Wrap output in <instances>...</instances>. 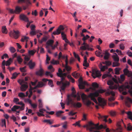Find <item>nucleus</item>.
Returning a JSON list of instances; mask_svg holds the SVG:
<instances>
[{
	"label": "nucleus",
	"instance_id": "f257e3e1",
	"mask_svg": "<svg viewBox=\"0 0 132 132\" xmlns=\"http://www.w3.org/2000/svg\"><path fill=\"white\" fill-rule=\"evenodd\" d=\"M105 92V91L102 89H100L96 90L94 93H91L88 95V97H90L92 100H93L96 104L97 103L96 100L95 98V97H97L99 95V93H102Z\"/></svg>",
	"mask_w": 132,
	"mask_h": 132
},
{
	"label": "nucleus",
	"instance_id": "f03ea898",
	"mask_svg": "<svg viewBox=\"0 0 132 132\" xmlns=\"http://www.w3.org/2000/svg\"><path fill=\"white\" fill-rule=\"evenodd\" d=\"M92 124L91 125V128H89V131L90 132L93 131H99V130L102 128L103 127V126L101 125L99 126L98 123L96 124H95L92 122Z\"/></svg>",
	"mask_w": 132,
	"mask_h": 132
},
{
	"label": "nucleus",
	"instance_id": "7ed1b4c3",
	"mask_svg": "<svg viewBox=\"0 0 132 132\" xmlns=\"http://www.w3.org/2000/svg\"><path fill=\"white\" fill-rule=\"evenodd\" d=\"M63 81L61 80L60 81H57L56 84L57 85H60L61 84L62 85L60 86V88L62 90H64L67 86L69 85V82L67 81H65V82H63Z\"/></svg>",
	"mask_w": 132,
	"mask_h": 132
},
{
	"label": "nucleus",
	"instance_id": "20e7f679",
	"mask_svg": "<svg viewBox=\"0 0 132 132\" xmlns=\"http://www.w3.org/2000/svg\"><path fill=\"white\" fill-rule=\"evenodd\" d=\"M67 73H62V71L61 68H59L58 70V72L57 73V76L61 78V80H64L65 78L67 76Z\"/></svg>",
	"mask_w": 132,
	"mask_h": 132
},
{
	"label": "nucleus",
	"instance_id": "39448f33",
	"mask_svg": "<svg viewBox=\"0 0 132 132\" xmlns=\"http://www.w3.org/2000/svg\"><path fill=\"white\" fill-rule=\"evenodd\" d=\"M89 72L92 73V75L94 79L96 77L99 78L102 75L100 71L96 70L95 69H93L92 71H90Z\"/></svg>",
	"mask_w": 132,
	"mask_h": 132
},
{
	"label": "nucleus",
	"instance_id": "423d86ee",
	"mask_svg": "<svg viewBox=\"0 0 132 132\" xmlns=\"http://www.w3.org/2000/svg\"><path fill=\"white\" fill-rule=\"evenodd\" d=\"M13 32L11 31L9 32V35L10 36L13 37L15 39H16L18 38L19 36V32L18 30L15 31L13 30Z\"/></svg>",
	"mask_w": 132,
	"mask_h": 132
},
{
	"label": "nucleus",
	"instance_id": "0eeeda50",
	"mask_svg": "<svg viewBox=\"0 0 132 132\" xmlns=\"http://www.w3.org/2000/svg\"><path fill=\"white\" fill-rule=\"evenodd\" d=\"M81 96L82 100L84 101L86 105L88 106L91 104V102L87 99V96L84 93L81 94Z\"/></svg>",
	"mask_w": 132,
	"mask_h": 132
},
{
	"label": "nucleus",
	"instance_id": "6e6552de",
	"mask_svg": "<svg viewBox=\"0 0 132 132\" xmlns=\"http://www.w3.org/2000/svg\"><path fill=\"white\" fill-rule=\"evenodd\" d=\"M79 84L78 86L80 89H84L85 88V85L87 84L85 81H84L81 77L79 79Z\"/></svg>",
	"mask_w": 132,
	"mask_h": 132
},
{
	"label": "nucleus",
	"instance_id": "1a4fd4ad",
	"mask_svg": "<svg viewBox=\"0 0 132 132\" xmlns=\"http://www.w3.org/2000/svg\"><path fill=\"white\" fill-rule=\"evenodd\" d=\"M18 82L21 85L20 87L21 90L22 91H25L28 87L27 82H24L23 80L22 81L21 83L19 81Z\"/></svg>",
	"mask_w": 132,
	"mask_h": 132
},
{
	"label": "nucleus",
	"instance_id": "9d476101",
	"mask_svg": "<svg viewBox=\"0 0 132 132\" xmlns=\"http://www.w3.org/2000/svg\"><path fill=\"white\" fill-rule=\"evenodd\" d=\"M20 19L26 22H27L28 23L26 25V27L28 28L30 24V23L29 22V20L28 18L24 14H21L20 15Z\"/></svg>",
	"mask_w": 132,
	"mask_h": 132
},
{
	"label": "nucleus",
	"instance_id": "9b49d317",
	"mask_svg": "<svg viewBox=\"0 0 132 132\" xmlns=\"http://www.w3.org/2000/svg\"><path fill=\"white\" fill-rule=\"evenodd\" d=\"M63 26L61 25H60L56 31H54L52 34L54 35H58L60 34L61 32V31L64 29Z\"/></svg>",
	"mask_w": 132,
	"mask_h": 132
},
{
	"label": "nucleus",
	"instance_id": "f8f14e48",
	"mask_svg": "<svg viewBox=\"0 0 132 132\" xmlns=\"http://www.w3.org/2000/svg\"><path fill=\"white\" fill-rule=\"evenodd\" d=\"M76 92L75 90L72 91V96L75 98H76L77 100L78 101H79L80 100V95L79 93L76 94Z\"/></svg>",
	"mask_w": 132,
	"mask_h": 132
},
{
	"label": "nucleus",
	"instance_id": "ddd939ff",
	"mask_svg": "<svg viewBox=\"0 0 132 132\" xmlns=\"http://www.w3.org/2000/svg\"><path fill=\"white\" fill-rule=\"evenodd\" d=\"M99 105L102 106L103 107L106 104V102L105 100L101 98L98 97V99Z\"/></svg>",
	"mask_w": 132,
	"mask_h": 132
},
{
	"label": "nucleus",
	"instance_id": "4468645a",
	"mask_svg": "<svg viewBox=\"0 0 132 132\" xmlns=\"http://www.w3.org/2000/svg\"><path fill=\"white\" fill-rule=\"evenodd\" d=\"M100 117L102 119L103 121L105 122H108L109 123H110L112 122V121L110 118H109L108 120H107V118L108 117V116H102L100 115Z\"/></svg>",
	"mask_w": 132,
	"mask_h": 132
},
{
	"label": "nucleus",
	"instance_id": "2eb2a0df",
	"mask_svg": "<svg viewBox=\"0 0 132 132\" xmlns=\"http://www.w3.org/2000/svg\"><path fill=\"white\" fill-rule=\"evenodd\" d=\"M130 86L128 83L127 85H124L120 86L119 88V90L120 91H123L126 89H129Z\"/></svg>",
	"mask_w": 132,
	"mask_h": 132
},
{
	"label": "nucleus",
	"instance_id": "dca6fc26",
	"mask_svg": "<svg viewBox=\"0 0 132 132\" xmlns=\"http://www.w3.org/2000/svg\"><path fill=\"white\" fill-rule=\"evenodd\" d=\"M124 74L128 77L132 78V72L128 70L127 69H125L123 70Z\"/></svg>",
	"mask_w": 132,
	"mask_h": 132
},
{
	"label": "nucleus",
	"instance_id": "f3484780",
	"mask_svg": "<svg viewBox=\"0 0 132 132\" xmlns=\"http://www.w3.org/2000/svg\"><path fill=\"white\" fill-rule=\"evenodd\" d=\"M113 84L114 83L112 80H109L107 82V84L108 85H110L109 87V88L110 89H115V87L113 86Z\"/></svg>",
	"mask_w": 132,
	"mask_h": 132
},
{
	"label": "nucleus",
	"instance_id": "a211bd4d",
	"mask_svg": "<svg viewBox=\"0 0 132 132\" xmlns=\"http://www.w3.org/2000/svg\"><path fill=\"white\" fill-rule=\"evenodd\" d=\"M22 8L20 7L19 6H17L15 7L14 10L15 13L16 14H19L22 11Z\"/></svg>",
	"mask_w": 132,
	"mask_h": 132
},
{
	"label": "nucleus",
	"instance_id": "6ab92c4d",
	"mask_svg": "<svg viewBox=\"0 0 132 132\" xmlns=\"http://www.w3.org/2000/svg\"><path fill=\"white\" fill-rule=\"evenodd\" d=\"M113 54L112 56L113 60L115 62H118L119 61V58L117 54L114 53H113Z\"/></svg>",
	"mask_w": 132,
	"mask_h": 132
},
{
	"label": "nucleus",
	"instance_id": "aec40b11",
	"mask_svg": "<svg viewBox=\"0 0 132 132\" xmlns=\"http://www.w3.org/2000/svg\"><path fill=\"white\" fill-rule=\"evenodd\" d=\"M28 65L30 69H32L33 68L35 65V63L34 62H32L31 60H30L28 63Z\"/></svg>",
	"mask_w": 132,
	"mask_h": 132
},
{
	"label": "nucleus",
	"instance_id": "412c9836",
	"mask_svg": "<svg viewBox=\"0 0 132 132\" xmlns=\"http://www.w3.org/2000/svg\"><path fill=\"white\" fill-rule=\"evenodd\" d=\"M73 106L75 108H80L81 106V103L79 102H74L73 104Z\"/></svg>",
	"mask_w": 132,
	"mask_h": 132
},
{
	"label": "nucleus",
	"instance_id": "4be33fe9",
	"mask_svg": "<svg viewBox=\"0 0 132 132\" xmlns=\"http://www.w3.org/2000/svg\"><path fill=\"white\" fill-rule=\"evenodd\" d=\"M48 38V37L47 36H44V37L41 40H40L39 39V42L40 43L42 44L43 42H46Z\"/></svg>",
	"mask_w": 132,
	"mask_h": 132
},
{
	"label": "nucleus",
	"instance_id": "5701e85b",
	"mask_svg": "<svg viewBox=\"0 0 132 132\" xmlns=\"http://www.w3.org/2000/svg\"><path fill=\"white\" fill-rule=\"evenodd\" d=\"M92 124V121L89 122L86 125L83 126V127H86L87 130H89V128H91V125Z\"/></svg>",
	"mask_w": 132,
	"mask_h": 132
},
{
	"label": "nucleus",
	"instance_id": "b1692460",
	"mask_svg": "<svg viewBox=\"0 0 132 132\" xmlns=\"http://www.w3.org/2000/svg\"><path fill=\"white\" fill-rule=\"evenodd\" d=\"M54 41L52 39H50L48 40L46 43L47 45L52 47V44L54 43Z\"/></svg>",
	"mask_w": 132,
	"mask_h": 132
},
{
	"label": "nucleus",
	"instance_id": "393cba45",
	"mask_svg": "<svg viewBox=\"0 0 132 132\" xmlns=\"http://www.w3.org/2000/svg\"><path fill=\"white\" fill-rule=\"evenodd\" d=\"M100 68L101 71H104L105 69H108V67L106 65H103L102 64H101Z\"/></svg>",
	"mask_w": 132,
	"mask_h": 132
},
{
	"label": "nucleus",
	"instance_id": "a878e982",
	"mask_svg": "<svg viewBox=\"0 0 132 132\" xmlns=\"http://www.w3.org/2000/svg\"><path fill=\"white\" fill-rule=\"evenodd\" d=\"M2 31L3 34H7V30L5 26H3L2 27Z\"/></svg>",
	"mask_w": 132,
	"mask_h": 132
},
{
	"label": "nucleus",
	"instance_id": "bb28decb",
	"mask_svg": "<svg viewBox=\"0 0 132 132\" xmlns=\"http://www.w3.org/2000/svg\"><path fill=\"white\" fill-rule=\"evenodd\" d=\"M43 69L40 68L39 70L36 72V74L38 75L42 76L43 74Z\"/></svg>",
	"mask_w": 132,
	"mask_h": 132
},
{
	"label": "nucleus",
	"instance_id": "cd10ccee",
	"mask_svg": "<svg viewBox=\"0 0 132 132\" xmlns=\"http://www.w3.org/2000/svg\"><path fill=\"white\" fill-rule=\"evenodd\" d=\"M20 108V106L16 105H14L11 109V110L12 111H16V110Z\"/></svg>",
	"mask_w": 132,
	"mask_h": 132
},
{
	"label": "nucleus",
	"instance_id": "c85d7f7f",
	"mask_svg": "<svg viewBox=\"0 0 132 132\" xmlns=\"http://www.w3.org/2000/svg\"><path fill=\"white\" fill-rule=\"evenodd\" d=\"M1 126L2 127L4 126L5 128L6 127V122L5 120V119H2L1 120Z\"/></svg>",
	"mask_w": 132,
	"mask_h": 132
},
{
	"label": "nucleus",
	"instance_id": "c756f323",
	"mask_svg": "<svg viewBox=\"0 0 132 132\" xmlns=\"http://www.w3.org/2000/svg\"><path fill=\"white\" fill-rule=\"evenodd\" d=\"M43 122H44L47 123H49L50 125H51L53 123L54 121L52 120L51 121L50 120L48 119H45L43 121Z\"/></svg>",
	"mask_w": 132,
	"mask_h": 132
},
{
	"label": "nucleus",
	"instance_id": "7c9ffc66",
	"mask_svg": "<svg viewBox=\"0 0 132 132\" xmlns=\"http://www.w3.org/2000/svg\"><path fill=\"white\" fill-rule=\"evenodd\" d=\"M72 75L75 78H77L80 76V74L79 73H77L76 72H74L72 73Z\"/></svg>",
	"mask_w": 132,
	"mask_h": 132
},
{
	"label": "nucleus",
	"instance_id": "2f4dec72",
	"mask_svg": "<svg viewBox=\"0 0 132 132\" xmlns=\"http://www.w3.org/2000/svg\"><path fill=\"white\" fill-rule=\"evenodd\" d=\"M38 101L39 102L38 105L39 108L40 109L42 108L43 107V105L42 102V100L41 99L38 100Z\"/></svg>",
	"mask_w": 132,
	"mask_h": 132
},
{
	"label": "nucleus",
	"instance_id": "473e14b6",
	"mask_svg": "<svg viewBox=\"0 0 132 132\" xmlns=\"http://www.w3.org/2000/svg\"><path fill=\"white\" fill-rule=\"evenodd\" d=\"M126 113L127 115L128 118L132 121V114L131 112L128 111Z\"/></svg>",
	"mask_w": 132,
	"mask_h": 132
},
{
	"label": "nucleus",
	"instance_id": "72a5a7b5",
	"mask_svg": "<svg viewBox=\"0 0 132 132\" xmlns=\"http://www.w3.org/2000/svg\"><path fill=\"white\" fill-rule=\"evenodd\" d=\"M48 85L51 87H53L54 86L53 83V81L49 79L48 80Z\"/></svg>",
	"mask_w": 132,
	"mask_h": 132
},
{
	"label": "nucleus",
	"instance_id": "f704fd0d",
	"mask_svg": "<svg viewBox=\"0 0 132 132\" xmlns=\"http://www.w3.org/2000/svg\"><path fill=\"white\" fill-rule=\"evenodd\" d=\"M17 60L19 63L20 64L22 62L23 60L20 56H18L17 57Z\"/></svg>",
	"mask_w": 132,
	"mask_h": 132
},
{
	"label": "nucleus",
	"instance_id": "c9c22d12",
	"mask_svg": "<svg viewBox=\"0 0 132 132\" xmlns=\"http://www.w3.org/2000/svg\"><path fill=\"white\" fill-rule=\"evenodd\" d=\"M105 55L104 56V59L105 60H107L108 59V58L109 57V56L110 55V54L108 52H106L105 53Z\"/></svg>",
	"mask_w": 132,
	"mask_h": 132
},
{
	"label": "nucleus",
	"instance_id": "e433bc0d",
	"mask_svg": "<svg viewBox=\"0 0 132 132\" xmlns=\"http://www.w3.org/2000/svg\"><path fill=\"white\" fill-rule=\"evenodd\" d=\"M45 85V84L42 82H38L37 86L38 87H42Z\"/></svg>",
	"mask_w": 132,
	"mask_h": 132
},
{
	"label": "nucleus",
	"instance_id": "4c0bfd02",
	"mask_svg": "<svg viewBox=\"0 0 132 132\" xmlns=\"http://www.w3.org/2000/svg\"><path fill=\"white\" fill-rule=\"evenodd\" d=\"M103 64H106V65L108 66L111 65L112 64L111 62L109 61H106L104 62H103Z\"/></svg>",
	"mask_w": 132,
	"mask_h": 132
},
{
	"label": "nucleus",
	"instance_id": "58836bf2",
	"mask_svg": "<svg viewBox=\"0 0 132 132\" xmlns=\"http://www.w3.org/2000/svg\"><path fill=\"white\" fill-rule=\"evenodd\" d=\"M11 62L12 60L11 58H10L6 62L5 65L6 66H9L10 65Z\"/></svg>",
	"mask_w": 132,
	"mask_h": 132
},
{
	"label": "nucleus",
	"instance_id": "ea45409f",
	"mask_svg": "<svg viewBox=\"0 0 132 132\" xmlns=\"http://www.w3.org/2000/svg\"><path fill=\"white\" fill-rule=\"evenodd\" d=\"M111 76V75L109 74V73L108 72L107 73L103 75L102 76V77L103 79H105L107 77H109Z\"/></svg>",
	"mask_w": 132,
	"mask_h": 132
},
{
	"label": "nucleus",
	"instance_id": "a19ab883",
	"mask_svg": "<svg viewBox=\"0 0 132 132\" xmlns=\"http://www.w3.org/2000/svg\"><path fill=\"white\" fill-rule=\"evenodd\" d=\"M80 120H79L77 121L76 122V123H73L72 124V125L75 126H78L79 127L81 126V125L80 124Z\"/></svg>",
	"mask_w": 132,
	"mask_h": 132
},
{
	"label": "nucleus",
	"instance_id": "79ce46f5",
	"mask_svg": "<svg viewBox=\"0 0 132 132\" xmlns=\"http://www.w3.org/2000/svg\"><path fill=\"white\" fill-rule=\"evenodd\" d=\"M74 102L72 101V99L71 98H68V104L69 105L70 104H72L73 105V104Z\"/></svg>",
	"mask_w": 132,
	"mask_h": 132
},
{
	"label": "nucleus",
	"instance_id": "37998d69",
	"mask_svg": "<svg viewBox=\"0 0 132 132\" xmlns=\"http://www.w3.org/2000/svg\"><path fill=\"white\" fill-rule=\"evenodd\" d=\"M63 113V112L62 111H59L56 112V115L57 117H59L61 115V114Z\"/></svg>",
	"mask_w": 132,
	"mask_h": 132
},
{
	"label": "nucleus",
	"instance_id": "c03bdc74",
	"mask_svg": "<svg viewBox=\"0 0 132 132\" xmlns=\"http://www.w3.org/2000/svg\"><path fill=\"white\" fill-rule=\"evenodd\" d=\"M25 2L27 5V6L28 7L29 5L31 4V3L30 1V0H25Z\"/></svg>",
	"mask_w": 132,
	"mask_h": 132
},
{
	"label": "nucleus",
	"instance_id": "a18cd8bd",
	"mask_svg": "<svg viewBox=\"0 0 132 132\" xmlns=\"http://www.w3.org/2000/svg\"><path fill=\"white\" fill-rule=\"evenodd\" d=\"M120 65L119 63L118 62H113L112 63V66L113 67L118 66Z\"/></svg>",
	"mask_w": 132,
	"mask_h": 132
},
{
	"label": "nucleus",
	"instance_id": "49530a36",
	"mask_svg": "<svg viewBox=\"0 0 132 132\" xmlns=\"http://www.w3.org/2000/svg\"><path fill=\"white\" fill-rule=\"evenodd\" d=\"M61 37L62 38V39L63 40L65 38H66V35L64 33V32H61Z\"/></svg>",
	"mask_w": 132,
	"mask_h": 132
},
{
	"label": "nucleus",
	"instance_id": "de8ad7c7",
	"mask_svg": "<svg viewBox=\"0 0 132 132\" xmlns=\"http://www.w3.org/2000/svg\"><path fill=\"white\" fill-rule=\"evenodd\" d=\"M73 55L76 58H77L79 62L80 61V58L78 54H77L75 52H73Z\"/></svg>",
	"mask_w": 132,
	"mask_h": 132
},
{
	"label": "nucleus",
	"instance_id": "09e8293b",
	"mask_svg": "<svg viewBox=\"0 0 132 132\" xmlns=\"http://www.w3.org/2000/svg\"><path fill=\"white\" fill-rule=\"evenodd\" d=\"M127 101L126 102V105H127L128 102H129L130 103H132V100L130 98L128 97L127 98Z\"/></svg>",
	"mask_w": 132,
	"mask_h": 132
},
{
	"label": "nucleus",
	"instance_id": "8fccbe9b",
	"mask_svg": "<svg viewBox=\"0 0 132 132\" xmlns=\"http://www.w3.org/2000/svg\"><path fill=\"white\" fill-rule=\"evenodd\" d=\"M10 52L12 53H13L16 51L15 49L13 47H11L9 48Z\"/></svg>",
	"mask_w": 132,
	"mask_h": 132
},
{
	"label": "nucleus",
	"instance_id": "3c124183",
	"mask_svg": "<svg viewBox=\"0 0 132 132\" xmlns=\"http://www.w3.org/2000/svg\"><path fill=\"white\" fill-rule=\"evenodd\" d=\"M106 93L109 95L111 94L113 96L115 95V94L114 93L112 90L108 91Z\"/></svg>",
	"mask_w": 132,
	"mask_h": 132
},
{
	"label": "nucleus",
	"instance_id": "603ef678",
	"mask_svg": "<svg viewBox=\"0 0 132 132\" xmlns=\"http://www.w3.org/2000/svg\"><path fill=\"white\" fill-rule=\"evenodd\" d=\"M26 67L25 66L23 67L20 68V71L22 72H25L26 71Z\"/></svg>",
	"mask_w": 132,
	"mask_h": 132
},
{
	"label": "nucleus",
	"instance_id": "864d4df0",
	"mask_svg": "<svg viewBox=\"0 0 132 132\" xmlns=\"http://www.w3.org/2000/svg\"><path fill=\"white\" fill-rule=\"evenodd\" d=\"M18 96L21 98L26 96L25 94L21 92L19 93L18 94Z\"/></svg>",
	"mask_w": 132,
	"mask_h": 132
},
{
	"label": "nucleus",
	"instance_id": "5fc2aeb1",
	"mask_svg": "<svg viewBox=\"0 0 132 132\" xmlns=\"http://www.w3.org/2000/svg\"><path fill=\"white\" fill-rule=\"evenodd\" d=\"M65 68L66 70L68 72V73H69V71H70L71 69L70 67L69 66H65Z\"/></svg>",
	"mask_w": 132,
	"mask_h": 132
},
{
	"label": "nucleus",
	"instance_id": "6e6d98bb",
	"mask_svg": "<svg viewBox=\"0 0 132 132\" xmlns=\"http://www.w3.org/2000/svg\"><path fill=\"white\" fill-rule=\"evenodd\" d=\"M10 118L13 120L14 122H15L16 121V118L13 114H12V116L10 117Z\"/></svg>",
	"mask_w": 132,
	"mask_h": 132
},
{
	"label": "nucleus",
	"instance_id": "4d7b16f0",
	"mask_svg": "<svg viewBox=\"0 0 132 132\" xmlns=\"http://www.w3.org/2000/svg\"><path fill=\"white\" fill-rule=\"evenodd\" d=\"M7 10H8L11 13L13 14L15 13L14 10L13 9L7 8Z\"/></svg>",
	"mask_w": 132,
	"mask_h": 132
},
{
	"label": "nucleus",
	"instance_id": "13d9d810",
	"mask_svg": "<svg viewBox=\"0 0 132 132\" xmlns=\"http://www.w3.org/2000/svg\"><path fill=\"white\" fill-rule=\"evenodd\" d=\"M120 78L122 81H123L125 79V76L124 74H122L120 75Z\"/></svg>",
	"mask_w": 132,
	"mask_h": 132
},
{
	"label": "nucleus",
	"instance_id": "bf43d9fd",
	"mask_svg": "<svg viewBox=\"0 0 132 132\" xmlns=\"http://www.w3.org/2000/svg\"><path fill=\"white\" fill-rule=\"evenodd\" d=\"M51 63L54 64H59V62L58 61L55 60H53L52 62H51Z\"/></svg>",
	"mask_w": 132,
	"mask_h": 132
},
{
	"label": "nucleus",
	"instance_id": "052dcab7",
	"mask_svg": "<svg viewBox=\"0 0 132 132\" xmlns=\"http://www.w3.org/2000/svg\"><path fill=\"white\" fill-rule=\"evenodd\" d=\"M30 105L33 109H35L37 107V105L36 104L32 103Z\"/></svg>",
	"mask_w": 132,
	"mask_h": 132
},
{
	"label": "nucleus",
	"instance_id": "680f3d73",
	"mask_svg": "<svg viewBox=\"0 0 132 132\" xmlns=\"http://www.w3.org/2000/svg\"><path fill=\"white\" fill-rule=\"evenodd\" d=\"M120 69L119 68H116L115 69V73L116 74H118L119 72Z\"/></svg>",
	"mask_w": 132,
	"mask_h": 132
},
{
	"label": "nucleus",
	"instance_id": "e2e57ef3",
	"mask_svg": "<svg viewBox=\"0 0 132 132\" xmlns=\"http://www.w3.org/2000/svg\"><path fill=\"white\" fill-rule=\"evenodd\" d=\"M120 48L121 50H123L125 48V46L123 44H121L119 45Z\"/></svg>",
	"mask_w": 132,
	"mask_h": 132
},
{
	"label": "nucleus",
	"instance_id": "0e129e2a",
	"mask_svg": "<svg viewBox=\"0 0 132 132\" xmlns=\"http://www.w3.org/2000/svg\"><path fill=\"white\" fill-rule=\"evenodd\" d=\"M83 65V66L87 67L89 66V64L87 62V61H86L85 62L84 61Z\"/></svg>",
	"mask_w": 132,
	"mask_h": 132
},
{
	"label": "nucleus",
	"instance_id": "69168bd1",
	"mask_svg": "<svg viewBox=\"0 0 132 132\" xmlns=\"http://www.w3.org/2000/svg\"><path fill=\"white\" fill-rule=\"evenodd\" d=\"M29 92L30 93V94L29 95H28V97L29 98H30L31 97V96L32 95L33 93L32 91V90L31 89V88L29 89Z\"/></svg>",
	"mask_w": 132,
	"mask_h": 132
},
{
	"label": "nucleus",
	"instance_id": "338daca9",
	"mask_svg": "<svg viewBox=\"0 0 132 132\" xmlns=\"http://www.w3.org/2000/svg\"><path fill=\"white\" fill-rule=\"evenodd\" d=\"M127 129L128 130H132V126L130 123L128 124V125Z\"/></svg>",
	"mask_w": 132,
	"mask_h": 132
},
{
	"label": "nucleus",
	"instance_id": "774afa93",
	"mask_svg": "<svg viewBox=\"0 0 132 132\" xmlns=\"http://www.w3.org/2000/svg\"><path fill=\"white\" fill-rule=\"evenodd\" d=\"M110 115L113 116H114L116 115V113L114 111H112L110 112Z\"/></svg>",
	"mask_w": 132,
	"mask_h": 132
}]
</instances>
